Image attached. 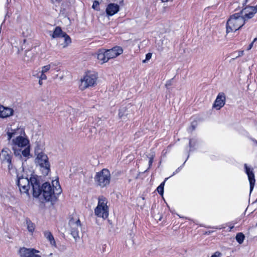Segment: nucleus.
Here are the masks:
<instances>
[{
	"label": "nucleus",
	"instance_id": "nucleus-1",
	"mask_svg": "<svg viewBox=\"0 0 257 257\" xmlns=\"http://www.w3.org/2000/svg\"><path fill=\"white\" fill-rule=\"evenodd\" d=\"M7 135L8 140L10 141L12 149L16 156H29L30 141L23 126L18 125L17 127H8L7 129Z\"/></svg>",
	"mask_w": 257,
	"mask_h": 257
},
{
	"label": "nucleus",
	"instance_id": "nucleus-2",
	"mask_svg": "<svg viewBox=\"0 0 257 257\" xmlns=\"http://www.w3.org/2000/svg\"><path fill=\"white\" fill-rule=\"evenodd\" d=\"M43 195L46 201H52L61 193V189L58 179L53 180L52 186L49 183H44L42 187Z\"/></svg>",
	"mask_w": 257,
	"mask_h": 257
},
{
	"label": "nucleus",
	"instance_id": "nucleus-3",
	"mask_svg": "<svg viewBox=\"0 0 257 257\" xmlns=\"http://www.w3.org/2000/svg\"><path fill=\"white\" fill-rule=\"evenodd\" d=\"M44 144L42 143H37L34 149L35 163L41 168H44L47 173L50 169V163L47 155L44 153Z\"/></svg>",
	"mask_w": 257,
	"mask_h": 257
},
{
	"label": "nucleus",
	"instance_id": "nucleus-4",
	"mask_svg": "<svg viewBox=\"0 0 257 257\" xmlns=\"http://www.w3.org/2000/svg\"><path fill=\"white\" fill-rule=\"evenodd\" d=\"M245 24L244 21L239 13H235L230 16L226 24L227 34L236 32Z\"/></svg>",
	"mask_w": 257,
	"mask_h": 257
},
{
	"label": "nucleus",
	"instance_id": "nucleus-5",
	"mask_svg": "<svg viewBox=\"0 0 257 257\" xmlns=\"http://www.w3.org/2000/svg\"><path fill=\"white\" fill-rule=\"evenodd\" d=\"M98 75L92 71L87 72L81 78L79 88L81 90L95 86L97 84Z\"/></svg>",
	"mask_w": 257,
	"mask_h": 257
},
{
	"label": "nucleus",
	"instance_id": "nucleus-6",
	"mask_svg": "<svg viewBox=\"0 0 257 257\" xmlns=\"http://www.w3.org/2000/svg\"><path fill=\"white\" fill-rule=\"evenodd\" d=\"M107 204L106 198L103 196L99 197L97 205L94 209L95 215L98 217L106 218L108 216V206Z\"/></svg>",
	"mask_w": 257,
	"mask_h": 257
},
{
	"label": "nucleus",
	"instance_id": "nucleus-7",
	"mask_svg": "<svg viewBox=\"0 0 257 257\" xmlns=\"http://www.w3.org/2000/svg\"><path fill=\"white\" fill-rule=\"evenodd\" d=\"M17 183L20 192L22 194H25L29 196V191L31 187V178L28 179L23 174H22L19 172L17 173Z\"/></svg>",
	"mask_w": 257,
	"mask_h": 257
},
{
	"label": "nucleus",
	"instance_id": "nucleus-8",
	"mask_svg": "<svg viewBox=\"0 0 257 257\" xmlns=\"http://www.w3.org/2000/svg\"><path fill=\"white\" fill-rule=\"evenodd\" d=\"M71 234L75 240L80 238L79 232L81 230L80 220L77 215H73L70 217L69 221Z\"/></svg>",
	"mask_w": 257,
	"mask_h": 257
},
{
	"label": "nucleus",
	"instance_id": "nucleus-9",
	"mask_svg": "<svg viewBox=\"0 0 257 257\" xmlns=\"http://www.w3.org/2000/svg\"><path fill=\"white\" fill-rule=\"evenodd\" d=\"M94 179L98 185L101 187H105L110 183V173L107 169H102L96 174Z\"/></svg>",
	"mask_w": 257,
	"mask_h": 257
},
{
	"label": "nucleus",
	"instance_id": "nucleus-10",
	"mask_svg": "<svg viewBox=\"0 0 257 257\" xmlns=\"http://www.w3.org/2000/svg\"><path fill=\"white\" fill-rule=\"evenodd\" d=\"M12 155L11 151L8 148L3 149L0 153V161L2 164L8 165V169L11 171L13 169L12 164Z\"/></svg>",
	"mask_w": 257,
	"mask_h": 257
},
{
	"label": "nucleus",
	"instance_id": "nucleus-11",
	"mask_svg": "<svg viewBox=\"0 0 257 257\" xmlns=\"http://www.w3.org/2000/svg\"><path fill=\"white\" fill-rule=\"evenodd\" d=\"M257 13V5L253 6H246L238 13L242 18L244 22L248 21L249 19L254 17Z\"/></svg>",
	"mask_w": 257,
	"mask_h": 257
},
{
	"label": "nucleus",
	"instance_id": "nucleus-12",
	"mask_svg": "<svg viewBox=\"0 0 257 257\" xmlns=\"http://www.w3.org/2000/svg\"><path fill=\"white\" fill-rule=\"evenodd\" d=\"M43 73H49L51 74L53 78L55 79L58 76L57 74H55L56 72L60 71V67L55 62H51L41 67Z\"/></svg>",
	"mask_w": 257,
	"mask_h": 257
},
{
	"label": "nucleus",
	"instance_id": "nucleus-13",
	"mask_svg": "<svg viewBox=\"0 0 257 257\" xmlns=\"http://www.w3.org/2000/svg\"><path fill=\"white\" fill-rule=\"evenodd\" d=\"M245 172L246 173L248 181L250 185V193H251L255 185V179L253 169L248 167L247 164H245L244 165Z\"/></svg>",
	"mask_w": 257,
	"mask_h": 257
},
{
	"label": "nucleus",
	"instance_id": "nucleus-14",
	"mask_svg": "<svg viewBox=\"0 0 257 257\" xmlns=\"http://www.w3.org/2000/svg\"><path fill=\"white\" fill-rule=\"evenodd\" d=\"M225 103V96L223 93H219L213 104V107L217 110L220 109L222 107Z\"/></svg>",
	"mask_w": 257,
	"mask_h": 257
},
{
	"label": "nucleus",
	"instance_id": "nucleus-15",
	"mask_svg": "<svg viewBox=\"0 0 257 257\" xmlns=\"http://www.w3.org/2000/svg\"><path fill=\"white\" fill-rule=\"evenodd\" d=\"M31 186L32 187L33 194L35 197H38L42 192L40 185L35 178H31Z\"/></svg>",
	"mask_w": 257,
	"mask_h": 257
},
{
	"label": "nucleus",
	"instance_id": "nucleus-16",
	"mask_svg": "<svg viewBox=\"0 0 257 257\" xmlns=\"http://www.w3.org/2000/svg\"><path fill=\"white\" fill-rule=\"evenodd\" d=\"M99 63L102 64L107 62L109 59L106 50L100 49L95 54Z\"/></svg>",
	"mask_w": 257,
	"mask_h": 257
},
{
	"label": "nucleus",
	"instance_id": "nucleus-17",
	"mask_svg": "<svg viewBox=\"0 0 257 257\" xmlns=\"http://www.w3.org/2000/svg\"><path fill=\"white\" fill-rule=\"evenodd\" d=\"M109 59L117 57L123 52V49L119 46L114 47L111 49L106 50Z\"/></svg>",
	"mask_w": 257,
	"mask_h": 257
},
{
	"label": "nucleus",
	"instance_id": "nucleus-18",
	"mask_svg": "<svg viewBox=\"0 0 257 257\" xmlns=\"http://www.w3.org/2000/svg\"><path fill=\"white\" fill-rule=\"evenodd\" d=\"M14 110L10 107L0 105V117L7 118L13 115Z\"/></svg>",
	"mask_w": 257,
	"mask_h": 257
},
{
	"label": "nucleus",
	"instance_id": "nucleus-19",
	"mask_svg": "<svg viewBox=\"0 0 257 257\" xmlns=\"http://www.w3.org/2000/svg\"><path fill=\"white\" fill-rule=\"evenodd\" d=\"M119 9V7L117 4H110L106 9V13L108 16H112L117 13Z\"/></svg>",
	"mask_w": 257,
	"mask_h": 257
},
{
	"label": "nucleus",
	"instance_id": "nucleus-20",
	"mask_svg": "<svg viewBox=\"0 0 257 257\" xmlns=\"http://www.w3.org/2000/svg\"><path fill=\"white\" fill-rule=\"evenodd\" d=\"M59 40L60 43L63 41V43H61V45L63 48L66 47L71 43V38L66 33L63 35L62 37Z\"/></svg>",
	"mask_w": 257,
	"mask_h": 257
},
{
	"label": "nucleus",
	"instance_id": "nucleus-21",
	"mask_svg": "<svg viewBox=\"0 0 257 257\" xmlns=\"http://www.w3.org/2000/svg\"><path fill=\"white\" fill-rule=\"evenodd\" d=\"M44 236L49 241L50 243L53 246H56V242L52 233L49 231L44 232Z\"/></svg>",
	"mask_w": 257,
	"mask_h": 257
},
{
	"label": "nucleus",
	"instance_id": "nucleus-22",
	"mask_svg": "<svg viewBox=\"0 0 257 257\" xmlns=\"http://www.w3.org/2000/svg\"><path fill=\"white\" fill-rule=\"evenodd\" d=\"M32 248H27L22 247L19 251V255L21 257H30Z\"/></svg>",
	"mask_w": 257,
	"mask_h": 257
},
{
	"label": "nucleus",
	"instance_id": "nucleus-23",
	"mask_svg": "<svg viewBox=\"0 0 257 257\" xmlns=\"http://www.w3.org/2000/svg\"><path fill=\"white\" fill-rule=\"evenodd\" d=\"M65 34V33L63 32L60 27H57L55 28L52 37L53 38H58L60 39Z\"/></svg>",
	"mask_w": 257,
	"mask_h": 257
},
{
	"label": "nucleus",
	"instance_id": "nucleus-24",
	"mask_svg": "<svg viewBox=\"0 0 257 257\" xmlns=\"http://www.w3.org/2000/svg\"><path fill=\"white\" fill-rule=\"evenodd\" d=\"M27 229L29 232L33 233L35 229V225L31 220H27L26 221Z\"/></svg>",
	"mask_w": 257,
	"mask_h": 257
},
{
	"label": "nucleus",
	"instance_id": "nucleus-25",
	"mask_svg": "<svg viewBox=\"0 0 257 257\" xmlns=\"http://www.w3.org/2000/svg\"><path fill=\"white\" fill-rule=\"evenodd\" d=\"M45 73H43L42 71L41 70L39 73H34L33 75L35 77H37L39 79H41L42 80H46L47 77Z\"/></svg>",
	"mask_w": 257,
	"mask_h": 257
},
{
	"label": "nucleus",
	"instance_id": "nucleus-26",
	"mask_svg": "<svg viewBox=\"0 0 257 257\" xmlns=\"http://www.w3.org/2000/svg\"><path fill=\"white\" fill-rule=\"evenodd\" d=\"M245 236L244 234L242 233H238L235 237L236 241L238 242V243L241 244L244 240Z\"/></svg>",
	"mask_w": 257,
	"mask_h": 257
},
{
	"label": "nucleus",
	"instance_id": "nucleus-27",
	"mask_svg": "<svg viewBox=\"0 0 257 257\" xmlns=\"http://www.w3.org/2000/svg\"><path fill=\"white\" fill-rule=\"evenodd\" d=\"M39 253L40 251L38 250L32 248L30 257H41V255Z\"/></svg>",
	"mask_w": 257,
	"mask_h": 257
},
{
	"label": "nucleus",
	"instance_id": "nucleus-28",
	"mask_svg": "<svg viewBox=\"0 0 257 257\" xmlns=\"http://www.w3.org/2000/svg\"><path fill=\"white\" fill-rule=\"evenodd\" d=\"M165 183V181L163 182L157 188V191L161 195L163 194Z\"/></svg>",
	"mask_w": 257,
	"mask_h": 257
},
{
	"label": "nucleus",
	"instance_id": "nucleus-29",
	"mask_svg": "<svg viewBox=\"0 0 257 257\" xmlns=\"http://www.w3.org/2000/svg\"><path fill=\"white\" fill-rule=\"evenodd\" d=\"M152 57V54L151 53H148L146 54V59L145 60H144L143 61V63H146L147 61H148Z\"/></svg>",
	"mask_w": 257,
	"mask_h": 257
},
{
	"label": "nucleus",
	"instance_id": "nucleus-30",
	"mask_svg": "<svg viewBox=\"0 0 257 257\" xmlns=\"http://www.w3.org/2000/svg\"><path fill=\"white\" fill-rule=\"evenodd\" d=\"M99 6V3L97 1H94L93 5H92V8L95 10H97Z\"/></svg>",
	"mask_w": 257,
	"mask_h": 257
},
{
	"label": "nucleus",
	"instance_id": "nucleus-31",
	"mask_svg": "<svg viewBox=\"0 0 257 257\" xmlns=\"http://www.w3.org/2000/svg\"><path fill=\"white\" fill-rule=\"evenodd\" d=\"M221 253L219 251H216L214 253H213L211 257H220Z\"/></svg>",
	"mask_w": 257,
	"mask_h": 257
},
{
	"label": "nucleus",
	"instance_id": "nucleus-32",
	"mask_svg": "<svg viewBox=\"0 0 257 257\" xmlns=\"http://www.w3.org/2000/svg\"><path fill=\"white\" fill-rule=\"evenodd\" d=\"M123 110H124V108H122V109L120 110V111H119V116H120V117H121L123 115V114H124L123 112H122V111H123Z\"/></svg>",
	"mask_w": 257,
	"mask_h": 257
},
{
	"label": "nucleus",
	"instance_id": "nucleus-33",
	"mask_svg": "<svg viewBox=\"0 0 257 257\" xmlns=\"http://www.w3.org/2000/svg\"><path fill=\"white\" fill-rule=\"evenodd\" d=\"M251 0H243L242 2V4L243 5L246 4L247 3H249Z\"/></svg>",
	"mask_w": 257,
	"mask_h": 257
},
{
	"label": "nucleus",
	"instance_id": "nucleus-34",
	"mask_svg": "<svg viewBox=\"0 0 257 257\" xmlns=\"http://www.w3.org/2000/svg\"><path fill=\"white\" fill-rule=\"evenodd\" d=\"M153 163V158H150L149 160V167H150Z\"/></svg>",
	"mask_w": 257,
	"mask_h": 257
},
{
	"label": "nucleus",
	"instance_id": "nucleus-35",
	"mask_svg": "<svg viewBox=\"0 0 257 257\" xmlns=\"http://www.w3.org/2000/svg\"><path fill=\"white\" fill-rule=\"evenodd\" d=\"M253 42H252L248 46V50H250L252 47Z\"/></svg>",
	"mask_w": 257,
	"mask_h": 257
},
{
	"label": "nucleus",
	"instance_id": "nucleus-36",
	"mask_svg": "<svg viewBox=\"0 0 257 257\" xmlns=\"http://www.w3.org/2000/svg\"><path fill=\"white\" fill-rule=\"evenodd\" d=\"M42 80H41V79H39V84L40 85H42Z\"/></svg>",
	"mask_w": 257,
	"mask_h": 257
},
{
	"label": "nucleus",
	"instance_id": "nucleus-37",
	"mask_svg": "<svg viewBox=\"0 0 257 257\" xmlns=\"http://www.w3.org/2000/svg\"><path fill=\"white\" fill-rule=\"evenodd\" d=\"M233 227H234L233 225H231V226L229 225V228H230L229 231H230Z\"/></svg>",
	"mask_w": 257,
	"mask_h": 257
},
{
	"label": "nucleus",
	"instance_id": "nucleus-38",
	"mask_svg": "<svg viewBox=\"0 0 257 257\" xmlns=\"http://www.w3.org/2000/svg\"><path fill=\"white\" fill-rule=\"evenodd\" d=\"M162 2H167L169 1V0H161Z\"/></svg>",
	"mask_w": 257,
	"mask_h": 257
},
{
	"label": "nucleus",
	"instance_id": "nucleus-39",
	"mask_svg": "<svg viewBox=\"0 0 257 257\" xmlns=\"http://www.w3.org/2000/svg\"><path fill=\"white\" fill-rule=\"evenodd\" d=\"M256 38H255L253 42H254V41H256Z\"/></svg>",
	"mask_w": 257,
	"mask_h": 257
},
{
	"label": "nucleus",
	"instance_id": "nucleus-40",
	"mask_svg": "<svg viewBox=\"0 0 257 257\" xmlns=\"http://www.w3.org/2000/svg\"><path fill=\"white\" fill-rule=\"evenodd\" d=\"M243 51H242V52H240V53H241V55H242V54H243Z\"/></svg>",
	"mask_w": 257,
	"mask_h": 257
},
{
	"label": "nucleus",
	"instance_id": "nucleus-41",
	"mask_svg": "<svg viewBox=\"0 0 257 257\" xmlns=\"http://www.w3.org/2000/svg\"><path fill=\"white\" fill-rule=\"evenodd\" d=\"M23 172V170L21 171V173H22Z\"/></svg>",
	"mask_w": 257,
	"mask_h": 257
},
{
	"label": "nucleus",
	"instance_id": "nucleus-42",
	"mask_svg": "<svg viewBox=\"0 0 257 257\" xmlns=\"http://www.w3.org/2000/svg\"><path fill=\"white\" fill-rule=\"evenodd\" d=\"M255 201L257 202V199H256Z\"/></svg>",
	"mask_w": 257,
	"mask_h": 257
}]
</instances>
